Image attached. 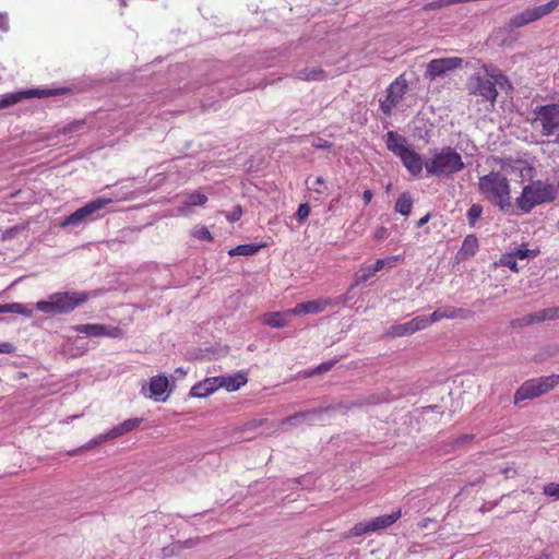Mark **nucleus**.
Wrapping results in <instances>:
<instances>
[{
	"instance_id": "nucleus-1",
	"label": "nucleus",
	"mask_w": 559,
	"mask_h": 559,
	"mask_svg": "<svg viewBox=\"0 0 559 559\" xmlns=\"http://www.w3.org/2000/svg\"><path fill=\"white\" fill-rule=\"evenodd\" d=\"M479 193L490 203L504 211L511 206V188L508 178L500 171H490L478 181Z\"/></svg>"
},
{
	"instance_id": "nucleus-2",
	"label": "nucleus",
	"mask_w": 559,
	"mask_h": 559,
	"mask_svg": "<svg viewBox=\"0 0 559 559\" xmlns=\"http://www.w3.org/2000/svg\"><path fill=\"white\" fill-rule=\"evenodd\" d=\"M87 299L88 294L84 292L55 293L49 296L48 300L38 301L36 308L49 314H63L73 311Z\"/></svg>"
},
{
	"instance_id": "nucleus-3",
	"label": "nucleus",
	"mask_w": 559,
	"mask_h": 559,
	"mask_svg": "<svg viewBox=\"0 0 559 559\" xmlns=\"http://www.w3.org/2000/svg\"><path fill=\"white\" fill-rule=\"evenodd\" d=\"M429 175L451 177L464 169L465 165L461 155L451 146H445L435 152L431 159L425 164Z\"/></svg>"
},
{
	"instance_id": "nucleus-4",
	"label": "nucleus",
	"mask_w": 559,
	"mask_h": 559,
	"mask_svg": "<svg viewBox=\"0 0 559 559\" xmlns=\"http://www.w3.org/2000/svg\"><path fill=\"white\" fill-rule=\"evenodd\" d=\"M556 195L557 190L555 186L544 183L543 181H534L523 188L516 203L522 211L527 213L537 204L554 201Z\"/></svg>"
},
{
	"instance_id": "nucleus-5",
	"label": "nucleus",
	"mask_w": 559,
	"mask_h": 559,
	"mask_svg": "<svg viewBox=\"0 0 559 559\" xmlns=\"http://www.w3.org/2000/svg\"><path fill=\"white\" fill-rule=\"evenodd\" d=\"M531 124L533 128H540L543 136H551L559 132V104L537 106L533 110Z\"/></svg>"
},
{
	"instance_id": "nucleus-6",
	"label": "nucleus",
	"mask_w": 559,
	"mask_h": 559,
	"mask_svg": "<svg viewBox=\"0 0 559 559\" xmlns=\"http://www.w3.org/2000/svg\"><path fill=\"white\" fill-rule=\"evenodd\" d=\"M559 384V374L540 377L537 379L526 380L514 393V404H519L524 400L536 399L551 391Z\"/></svg>"
},
{
	"instance_id": "nucleus-7",
	"label": "nucleus",
	"mask_w": 559,
	"mask_h": 559,
	"mask_svg": "<svg viewBox=\"0 0 559 559\" xmlns=\"http://www.w3.org/2000/svg\"><path fill=\"white\" fill-rule=\"evenodd\" d=\"M559 7V0H551L546 4L534 8H526L522 12L513 15L504 25V31L512 32L516 28L528 25L535 21L550 14Z\"/></svg>"
},
{
	"instance_id": "nucleus-8",
	"label": "nucleus",
	"mask_w": 559,
	"mask_h": 559,
	"mask_svg": "<svg viewBox=\"0 0 559 559\" xmlns=\"http://www.w3.org/2000/svg\"><path fill=\"white\" fill-rule=\"evenodd\" d=\"M141 423H142V418H130V419H127L123 423H121L120 425L114 427L106 435H100V436L94 438L93 440H91L90 442L85 443L84 445H82V447H80L78 449H74L72 451H69L68 454L69 455H76V454L81 453L82 451L90 450L93 447L102 444L103 442H105V441H107L109 439H115V438H118L120 436H123V435H126V433H128L130 431L135 430L140 426Z\"/></svg>"
},
{
	"instance_id": "nucleus-9",
	"label": "nucleus",
	"mask_w": 559,
	"mask_h": 559,
	"mask_svg": "<svg viewBox=\"0 0 559 559\" xmlns=\"http://www.w3.org/2000/svg\"><path fill=\"white\" fill-rule=\"evenodd\" d=\"M111 202V199L106 198H97L84 206L78 209L75 212L70 214L64 218V221L60 224L61 227L67 226H79L82 223H85L88 219H93L94 215L102 209H104L107 204Z\"/></svg>"
},
{
	"instance_id": "nucleus-10",
	"label": "nucleus",
	"mask_w": 559,
	"mask_h": 559,
	"mask_svg": "<svg viewBox=\"0 0 559 559\" xmlns=\"http://www.w3.org/2000/svg\"><path fill=\"white\" fill-rule=\"evenodd\" d=\"M401 518V510L393 512L391 514H385L381 516H377L368 522H359L350 528L348 533H346L345 537H356L361 536L367 533L377 532L382 528H386L395 523Z\"/></svg>"
},
{
	"instance_id": "nucleus-11",
	"label": "nucleus",
	"mask_w": 559,
	"mask_h": 559,
	"mask_svg": "<svg viewBox=\"0 0 559 559\" xmlns=\"http://www.w3.org/2000/svg\"><path fill=\"white\" fill-rule=\"evenodd\" d=\"M497 85L490 79L480 74H473L467 82V90L471 94L480 96L483 99L493 104L498 96Z\"/></svg>"
},
{
	"instance_id": "nucleus-12",
	"label": "nucleus",
	"mask_w": 559,
	"mask_h": 559,
	"mask_svg": "<svg viewBox=\"0 0 559 559\" xmlns=\"http://www.w3.org/2000/svg\"><path fill=\"white\" fill-rule=\"evenodd\" d=\"M463 64V59L459 57H448L431 60L426 68L425 78L436 80L448 72L460 68Z\"/></svg>"
},
{
	"instance_id": "nucleus-13",
	"label": "nucleus",
	"mask_w": 559,
	"mask_h": 559,
	"mask_svg": "<svg viewBox=\"0 0 559 559\" xmlns=\"http://www.w3.org/2000/svg\"><path fill=\"white\" fill-rule=\"evenodd\" d=\"M331 407H319L314 409H308L295 413L290 416L285 417L280 421V426L295 427L304 423H310L313 419H322V415L329 413Z\"/></svg>"
},
{
	"instance_id": "nucleus-14",
	"label": "nucleus",
	"mask_w": 559,
	"mask_h": 559,
	"mask_svg": "<svg viewBox=\"0 0 559 559\" xmlns=\"http://www.w3.org/2000/svg\"><path fill=\"white\" fill-rule=\"evenodd\" d=\"M57 90H27L25 92H17V93H11L4 95L0 99V109L8 108L19 102H21L24 98H31V97H48L52 95H57Z\"/></svg>"
},
{
	"instance_id": "nucleus-15",
	"label": "nucleus",
	"mask_w": 559,
	"mask_h": 559,
	"mask_svg": "<svg viewBox=\"0 0 559 559\" xmlns=\"http://www.w3.org/2000/svg\"><path fill=\"white\" fill-rule=\"evenodd\" d=\"M76 332L86 334L88 336H109L120 338L123 335L119 326H108L105 324H79L73 328Z\"/></svg>"
},
{
	"instance_id": "nucleus-16",
	"label": "nucleus",
	"mask_w": 559,
	"mask_h": 559,
	"mask_svg": "<svg viewBox=\"0 0 559 559\" xmlns=\"http://www.w3.org/2000/svg\"><path fill=\"white\" fill-rule=\"evenodd\" d=\"M474 311L469 309L464 308H456L452 306H445L436 309L429 319V325L433 322L440 321L442 319H461V320H468L474 317Z\"/></svg>"
},
{
	"instance_id": "nucleus-17",
	"label": "nucleus",
	"mask_w": 559,
	"mask_h": 559,
	"mask_svg": "<svg viewBox=\"0 0 559 559\" xmlns=\"http://www.w3.org/2000/svg\"><path fill=\"white\" fill-rule=\"evenodd\" d=\"M429 325V319L426 316H418L406 323L395 324L389 329L391 336L411 335Z\"/></svg>"
},
{
	"instance_id": "nucleus-18",
	"label": "nucleus",
	"mask_w": 559,
	"mask_h": 559,
	"mask_svg": "<svg viewBox=\"0 0 559 559\" xmlns=\"http://www.w3.org/2000/svg\"><path fill=\"white\" fill-rule=\"evenodd\" d=\"M331 304L332 301L329 298L300 302L294 309H292L290 312L294 314L320 313L324 311L325 308Z\"/></svg>"
},
{
	"instance_id": "nucleus-19",
	"label": "nucleus",
	"mask_w": 559,
	"mask_h": 559,
	"mask_svg": "<svg viewBox=\"0 0 559 559\" xmlns=\"http://www.w3.org/2000/svg\"><path fill=\"white\" fill-rule=\"evenodd\" d=\"M403 162V165L407 168V170L417 176L423 170V162L421 157L418 153L411 150L409 147L400 156Z\"/></svg>"
},
{
	"instance_id": "nucleus-20",
	"label": "nucleus",
	"mask_w": 559,
	"mask_h": 559,
	"mask_svg": "<svg viewBox=\"0 0 559 559\" xmlns=\"http://www.w3.org/2000/svg\"><path fill=\"white\" fill-rule=\"evenodd\" d=\"M168 384L169 382L167 377L163 374L153 377L150 381V391L152 396L156 401H166L167 395L164 396V394L168 389Z\"/></svg>"
},
{
	"instance_id": "nucleus-21",
	"label": "nucleus",
	"mask_w": 559,
	"mask_h": 559,
	"mask_svg": "<svg viewBox=\"0 0 559 559\" xmlns=\"http://www.w3.org/2000/svg\"><path fill=\"white\" fill-rule=\"evenodd\" d=\"M408 88L407 81L403 78V75H400L395 79L394 82H392L388 90L386 95L389 98H392L393 102H396L400 104V102L403 99L404 95L406 94Z\"/></svg>"
},
{
	"instance_id": "nucleus-22",
	"label": "nucleus",
	"mask_w": 559,
	"mask_h": 559,
	"mask_svg": "<svg viewBox=\"0 0 559 559\" xmlns=\"http://www.w3.org/2000/svg\"><path fill=\"white\" fill-rule=\"evenodd\" d=\"M386 147L399 157L408 148L406 139L396 134L394 131L386 133Z\"/></svg>"
},
{
	"instance_id": "nucleus-23",
	"label": "nucleus",
	"mask_w": 559,
	"mask_h": 559,
	"mask_svg": "<svg viewBox=\"0 0 559 559\" xmlns=\"http://www.w3.org/2000/svg\"><path fill=\"white\" fill-rule=\"evenodd\" d=\"M296 78L304 81H321L325 72L319 68H305L296 72Z\"/></svg>"
},
{
	"instance_id": "nucleus-24",
	"label": "nucleus",
	"mask_w": 559,
	"mask_h": 559,
	"mask_svg": "<svg viewBox=\"0 0 559 559\" xmlns=\"http://www.w3.org/2000/svg\"><path fill=\"white\" fill-rule=\"evenodd\" d=\"M478 248V240L475 235H467L460 249V254L463 259L473 257Z\"/></svg>"
},
{
	"instance_id": "nucleus-25",
	"label": "nucleus",
	"mask_w": 559,
	"mask_h": 559,
	"mask_svg": "<svg viewBox=\"0 0 559 559\" xmlns=\"http://www.w3.org/2000/svg\"><path fill=\"white\" fill-rule=\"evenodd\" d=\"M483 69L486 73L485 78L490 79L500 87H503L504 84L509 83L508 78L497 67L483 64Z\"/></svg>"
},
{
	"instance_id": "nucleus-26",
	"label": "nucleus",
	"mask_w": 559,
	"mask_h": 559,
	"mask_svg": "<svg viewBox=\"0 0 559 559\" xmlns=\"http://www.w3.org/2000/svg\"><path fill=\"white\" fill-rule=\"evenodd\" d=\"M413 207V199L408 192H403L396 203H395V211L403 216H408L411 214Z\"/></svg>"
},
{
	"instance_id": "nucleus-27",
	"label": "nucleus",
	"mask_w": 559,
	"mask_h": 559,
	"mask_svg": "<svg viewBox=\"0 0 559 559\" xmlns=\"http://www.w3.org/2000/svg\"><path fill=\"white\" fill-rule=\"evenodd\" d=\"M247 383V378L242 373H236L229 377H223V385L227 391H236Z\"/></svg>"
},
{
	"instance_id": "nucleus-28",
	"label": "nucleus",
	"mask_w": 559,
	"mask_h": 559,
	"mask_svg": "<svg viewBox=\"0 0 559 559\" xmlns=\"http://www.w3.org/2000/svg\"><path fill=\"white\" fill-rule=\"evenodd\" d=\"M199 544V538H189L185 542H177L171 547L163 548L164 556L178 554L183 548H192Z\"/></svg>"
},
{
	"instance_id": "nucleus-29",
	"label": "nucleus",
	"mask_w": 559,
	"mask_h": 559,
	"mask_svg": "<svg viewBox=\"0 0 559 559\" xmlns=\"http://www.w3.org/2000/svg\"><path fill=\"white\" fill-rule=\"evenodd\" d=\"M262 247H263V245H253V243L239 245L236 248L230 249L228 254L231 255V257L233 255H253Z\"/></svg>"
},
{
	"instance_id": "nucleus-30",
	"label": "nucleus",
	"mask_w": 559,
	"mask_h": 559,
	"mask_svg": "<svg viewBox=\"0 0 559 559\" xmlns=\"http://www.w3.org/2000/svg\"><path fill=\"white\" fill-rule=\"evenodd\" d=\"M210 382L205 379L194 384L190 390V396L192 397H205L213 393V386H210Z\"/></svg>"
},
{
	"instance_id": "nucleus-31",
	"label": "nucleus",
	"mask_w": 559,
	"mask_h": 559,
	"mask_svg": "<svg viewBox=\"0 0 559 559\" xmlns=\"http://www.w3.org/2000/svg\"><path fill=\"white\" fill-rule=\"evenodd\" d=\"M534 323H540V319H539L538 312L528 313V314H526V316H524L522 318L513 319L510 322V326H512V328H523V326H527V325H531V324H534Z\"/></svg>"
},
{
	"instance_id": "nucleus-32",
	"label": "nucleus",
	"mask_w": 559,
	"mask_h": 559,
	"mask_svg": "<svg viewBox=\"0 0 559 559\" xmlns=\"http://www.w3.org/2000/svg\"><path fill=\"white\" fill-rule=\"evenodd\" d=\"M391 400L389 392H379L364 395L365 406H374Z\"/></svg>"
},
{
	"instance_id": "nucleus-33",
	"label": "nucleus",
	"mask_w": 559,
	"mask_h": 559,
	"mask_svg": "<svg viewBox=\"0 0 559 559\" xmlns=\"http://www.w3.org/2000/svg\"><path fill=\"white\" fill-rule=\"evenodd\" d=\"M263 322L272 328H284L287 324L285 316L281 312H272L264 316Z\"/></svg>"
},
{
	"instance_id": "nucleus-34",
	"label": "nucleus",
	"mask_w": 559,
	"mask_h": 559,
	"mask_svg": "<svg viewBox=\"0 0 559 559\" xmlns=\"http://www.w3.org/2000/svg\"><path fill=\"white\" fill-rule=\"evenodd\" d=\"M207 201V197L200 192H193L186 197L183 201L185 206L204 205Z\"/></svg>"
},
{
	"instance_id": "nucleus-35",
	"label": "nucleus",
	"mask_w": 559,
	"mask_h": 559,
	"mask_svg": "<svg viewBox=\"0 0 559 559\" xmlns=\"http://www.w3.org/2000/svg\"><path fill=\"white\" fill-rule=\"evenodd\" d=\"M376 273L374 271L372 270L371 266H367V267H362L360 269L356 274H355V281H354V284L352 285V288L355 286V285H359L360 283H365L367 282L368 280H370L372 276H374Z\"/></svg>"
},
{
	"instance_id": "nucleus-36",
	"label": "nucleus",
	"mask_w": 559,
	"mask_h": 559,
	"mask_svg": "<svg viewBox=\"0 0 559 559\" xmlns=\"http://www.w3.org/2000/svg\"><path fill=\"white\" fill-rule=\"evenodd\" d=\"M483 206L480 204H473L467 211V219L471 226H474L477 219L481 216Z\"/></svg>"
},
{
	"instance_id": "nucleus-37",
	"label": "nucleus",
	"mask_w": 559,
	"mask_h": 559,
	"mask_svg": "<svg viewBox=\"0 0 559 559\" xmlns=\"http://www.w3.org/2000/svg\"><path fill=\"white\" fill-rule=\"evenodd\" d=\"M537 312H538L540 322H544L546 320H555V319L559 318V307L547 308V309L539 310Z\"/></svg>"
},
{
	"instance_id": "nucleus-38",
	"label": "nucleus",
	"mask_w": 559,
	"mask_h": 559,
	"mask_svg": "<svg viewBox=\"0 0 559 559\" xmlns=\"http://www.w3.org/2000/svg\"><path fill=\"white\" fill-rule=\"evenodd\" d=\"M513 252H514L515 257L520 260H524V259H527L531 257L534 258L539 254L538 249L531 250V249L525 248L524 245H522L520 248H518Z\"/></svg>"
},
{
	"instance_id": "nucleus-39",
	"label": "nucleus",
	"mask_w": 559,
	"mask_h": 559,
	"mask_svg": "<svg viewBox=\"0 0 559 559\" xmlns=\"http://www.w3.org/2000/svg\"><path fill=\"white\" fill-rule=\"evenodd\" d=\"M306 185L309 186V189L313 190L319 194H323L326 192V186L324 183V179L322 177H317L313 182L310 183L309 179L306 180Z\"/></svg>"
},
{
	"instance_id": "nucleus-40",
	"label": "nucleus",
	"mask_w": 559,
	"mask_h": 559,
	"mask_svg": "<svg viewBox=\"0 0 559 559\" xmlns=\"http://www.w3.org/2000/svg\"><path fill=\"white\" fill-rule=\"evenodd\" d=\"M516 259L518 258L515 257L514 252L512 251V252L503 255L501 258L500 262L502 265L508 266L509 269H511L514 272H518L519 269H518Z\"/></svg>"
},
{
	"instance_id": "nucleus-41",
	"label": "nucleus",
	"mask_w": 559,
	"mask_h": 559,
	"mask_svg": "<svg viewBox=\"0 0 559 559\" xmlns=\"http://www.w3.org/2000/svg\"><path fill=\"white\" fill-rule=\"evenodd\" d=\"M397 105L399 104L396 102H393L392 98H389L388 95L385 99L380 100V108L385 116H391L392 109Z\"/></svg>"
},
{
	"instance_id": "nucleus-42",
	"label": "nucleus",
	"mask_w": 559,
	"mask_h": 559,
	"mask_svg": "<svg viewBox=\"0 0 559 559\" xmlns=\"http://www.w3.org/2000/svg\"><path fill=\"white\" fill-rule=\"evenodd\" d=\"M329 407H331L329 413L340 411V409L348 412L354 408V404H353L352 400H344V401L338 402L337 404L330 405Z\"/></svg>"
},
{
	"instance_id": "nucleus-43",
	"label": "nucleus",
	"mask_w": 559,
	"mask_h": 559,
	"mask_svg": "<svg viewBox=\"0 0 559 559\" xmlns=\"http://www.w3.org/2000/svg\"><path fill=\"white\" fill-rule=\"evenodd\" d=\"M336 364V360H330V361H325V362H322L321 365H319L313 371H311L309 374L312 376V374H322L324 372H328L330 371L333 366Z\"/></svg>"
},
{
	"instance_id": "nucleus-44",
	"label": "nucleus",
	"mask_w": 559,
	"mask_h": 559,
	"mask_svg": "<svg viewBox=\"0 0 559 559\" xmlns=\"http://www.w3.org/2000/svg\"><path fill=\"white\" fill-rule=\"evenodd\" d=\"M198 239H201V240H207V241H211L212 240V235L211 233L209 231V229L206 227H200V228H197L194 230V234H193Z\"/></svg>"
},
{
	"instance_id": "nucleus-45",
	"label": "nucleus",
	"mask_w": 559,
	"mask_h": 559,
	"mask_svg": "<svg viewBox=\"0 0 559 559\" xmlns=\"http://www.w3.org/2000/svg\"><path fill=\"white\" fill-rule=\"evenodd\" d=\"M544 493L549 497H559V484L549 483L544 487Z\"/></svg>"
},
{
	"instance_id": "nucleus-46",
	"label": "nucleus",
	"mask_w": 559,
	"mask_h": 559,
	"mask_svg": "<svg viewBox=\"0 0 559 559\" xmlns=\"http://www.w3.org/2000/svg\"><path fill=\"white\" fill-rule=\"evenodd\" d=\"M310 214V207L307 203H302L299 205L298 210H297V213H296V216L298 218V221H304L306 219Z\"/></svg>"
},
{
	"instance_id": "nucleus-47",
	"label": "nucleus",
	"mask_w": 559,
	"mask_h": 559,
	"mask_svg": "<svg viewBox=\"0 0 559 559\" xmlns=\"http://www.w3.org/2000/svg\"><path fill=\"white\" fill-rule=\"evenodd\" d=\"M397 259H399L397 257H391V258H388L386 260L379 259L376 261V263L373 265H370V266L372 267L374 273H377L380 270H382L388 262L396 261Z\"/></svg>"
},
{
	"instance_id": "nucleus-48",
	"label": "nucleus",
	"mask_w": 559,
	"mask_h": 559,
	"mask_svg": "<svg viewBox=\"0 0 559 559\" xmlns=\"http://www.w3.org/2000/svg\"><path fill=\"white\" fill-rule=\"evenodd\" d=\"M242 215V210L240 205H237L230 213L226 215V218L230 222H237Z\"/></svg>"
},
{
	"instance_id": "nucleus-49",
	"label": "nucleus",
	"mask_w": 559,
	"mask_h": 559,
	"mask_svg": "<svg viewBox=\"0 0 559 559\" xmlns=\"http://www.w3.org/2000/svg\"><path fill=\"white\" fill-rule=\"evenodd\" d=\"M442 8H445L444 0L428 2L424 5L425 11H433Z\"/></svg>"
},
{
	"instance_id": "nucleus-50",
	"label": "nucleus",
	"mask_w": 559,
	"mask_h": 559,
	"mask_svg": "<svg viewBox=\"0 0 559 559\" xmlns=\"http://www.w3.org/2000/svg\"><path fill=\"white\" fill-rule=\"evenodd\" d=\"M84 123L85 122L83 120L71 122L67 127H64L63 131L68 132V133L75 132V131L82 129Z\"/></svg>"
},
{
	"instance_id": "nucleus-51",
	"label": "nucleus",
	"mask_w": 559,
	"mask_h": 559,
	"mask_svg": "<svg viewBox=\"0 0 559 559\" xmlns=\"http://www.w3.org/2000/svg\"><path fill=\"white\" fill-rule=\"evenodd\" d=\"M206 380L211 383L210 386H213V392L218 388H224L223 377L206 378Z\"/></svg>"
},
{
	"instance_id": "nucleus-52",
	"label": "nucleus",
	"mask_w": 559,
	"mask_h": 559,
	"mask_svg": "<svg viewBox=\"0 0 559 559\" xmlns=\"http://www.w3.org/2000/svg\"><path fill=\"white\" fill-rule=\"evenodd\" d=\"M14 350H15V347L12 343H9V342L0 343V353L12 354V353H14Z\"/></svg>"
},
{
	"instance_id": "nucleus-53",
	"label": "nucleus",
	"mask_w": 559,
	"mask_h": 559,
	"mask_svg": "<svg viewBox=\"0 0 559 559\" xmlns=\"http://www.w3.org/2000/svg\"><path fill=\"white\" fill-rule=\"evenodd\" d=\"M313 146L316 148H330L332 146V144L330 142H328L326 140L319 138L313 142Z\"/></svg>"
},
{
	"instance_id": "nucleus-54",
	"label": "nucleus",
	"mask_w": 559,
	"mask_h": 559,
	"mask_svg": "<svg viewBox=\"0 0 559 559\" xmlns=\"http://www.w3.org/2000/svg\"><path fill=\"white\" fill-rule=\"evenodd\" d=\"M0 29L3 32L9 31V24L7 20V14L0 13Z\"/></svg>"
},
{
	"instance_id": "nucleus-55",
	"label": "nucleus",
	"mask_w": 559,
	"mask_h": 559,
	"mask_svg": "<svg viewBox=\"0 0 559 559\" xmlns=\"http://www.w3.org/2000/svg\"><path fill=\"white\" fill-rule=\"evenodd\" d=\"M386 237V228L385 227H379L376 231H374V238L377 240H382Z\"/></svg>"
},
{
	"instance_id": "nucleus-56",
	"label": "nucleus",
	"mask_w": 559,
	"mask_h": 559,
	"mask_svg": "<svg viewBox=\"0 0 559 559\" xmlns=\"http://www.w3.org/2000/svg\"><path fill=\"white\" fill-rule=\"evenodd\" d=\"M23 311V305L17 302L10 304V312L20 313Z\"/></svg>"
},
{
	"instance_id": "nucleus-57",
	"label": "nucleus",
	"mask_w": 559,
	"mask_h": 559,
	"mask_svg": "<svg viewBox=\"0 0 559 559\" xmlns=\"http://www.w3.org/2000/svg\"><path fill=\"white\" fill-rule=\"evenodd\" d=\"M352 401H353V404H354V408L355 407H364L365 406L364 395H359V396L353 399Z\"/></svg>"
},
{
	"instance_id": "nucleus-58",
	"label": "nucleus",
	"mask_w": 559,
	"mask_h": 559,
	"mask_svg": "<svg viewBox=\"0 0 559 559\" xmlns=\"http://www.w3.org/2000/svg\"><path fill=\"white\" fill-rule=\"evenodd\" d=\"M372 197H373V192L371 190H365L362 193V199L365 201V204H369Z\"/></svg>"
},
{
	"instance_id": "nucleus-59",
	"label": "nucleus",
	"mask_w": 559,
	"mask_h": 559,
	"mask_svg": "<svg viewBox=\"0 0 559 559\" xmlns=\"http://www.w3.org/2000/svg\"><path fill=\"white\" fill-rule=\"evenodd\" d=\"M472 439H473V436H472V435H463V436H461L460 438H457L455 442H456L457 444H461V443L467 442V441H469V440H472Z\"/></svg>"
},
{
	"instance_id": "nucleus-60",
	"label": "nucleus",
	"mask_w": 559,
	"mask_h": 559,
	"mask_svg": "<svg viewBox=\"0 0 559 559\" xmlns=\"http://www.w3.org/2000/svg\"><path fill=\"white\" fill-rule=\"evenodd\" d=\"M265 421V419H260V420H253L251 423H248L246 425V428H255L258 426H261L263 423Z\"/></svg>"
},
{
	"instance_id": "nucleus-61",
	"label": "nucleus",
	"mask_w": 559,
	"mask_h": 559,
	"mask_svg": "<svg viewBox=\"0 0 559 559\" xmlns=\"http://www.w3.org/2000/svg\"><path fill=\"white\" fill-rule=\"evenodd\" d=\"M430 219V214H427L425 215L424 217H421L418 222H417V227L420 228L423 227L425 224H427Z\"/></svg>"
},
{
	"instance_id": "nucleus-62",
	"label": "nucleus",
	"mask_w": 559,
	"mask_h": 559,
	"mask_svg": "<svg viewBox=\"0 0 559 559\" xmlns=\"http://www.w3.org/2000/svg\"><path fill=\"white\" fill-rule=\"evenodd\" d=\"M15 231H16V228H10V229L5 230V233L3 234V239L12 238L14 236Z\"/></svg>"
},
{
	"instance_id": "nucleus-63",
	"label": "nucleus",
	"mask_w": 559,
	"mask_h": 559,
	"mask_svg": "<svg viewBox=\"0 0 559 559\" xmlns=\"http://www.w3.org/2000/svg\"><path fill=\"white\" fill-rule=\"evenodd\" d=\"M20 314H23L25 317H32L33 316V310L32 309H26L24 306H23V311L20 312Z\"/></svg>"
},
{
	"instance_id": "nucleus-64",
	"label": "nucleus",
	"mask_w": 559,
	"mask_h": 559,
	"mask_svg": "<svg viewBox=\"0 0 559 559\" xmlns=\"http://www.w3.org/2000/svg\"><path fill=\"white\" fill-rule=\"evenodd\" d=\"M10 312V304L0 305V313Z\"/></svg>"
}]
</instances>
